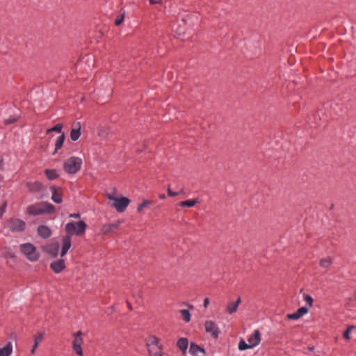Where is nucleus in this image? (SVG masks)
Instances as JSON below:
<instances>
[{
    "label": "nucleus",
    "mask_w": 356,
    "mask_h": 356,
    "mask_svg": "<svg viewBox=\"0 0 356 356\" xmlns=\"http://www.w3.org/2000/svg\"><path fill=\"white\" fill-rule=\"evenodd\" d=\"M55 211V207L47 202L35 203L28 206L26 208V213L33 216L42 214H52Z\"/></svg>",
    "instance_id": "nucleus-1"
},
{
    "label": "nucleus",
    "mask_w": 356,
    "mask_h": 356,
    "mask_svg": "<svg viewBox=\"0 0 356 356\" xmlns=\"http://www.w3.org/2000/svg\"><path fill=\"white\" fill-rule=\"evenodd\" d=\"M87 228L86 223L83 220L70 221L65 225V231L70 236L76 235L81 236L85 234Z\"/></svg>",
    "instance_id": "nucleus-2"
},
{
    "label": "nucleus",
    "mask_w": 356,
    "mask_h": 356,
    "mask_svg": "<svg viewBox=\"0 0 356 356\" xmlns=\"http://www.w3.org/2000/svg\"><path fill=\"white\" fill-rule=\"evenodd\" d=\"M149 356H163V346L160 344V340L156 336H149L146 341Z\"/></svg>",
    "instance_id": "nucleus-3"
},
{
    "label": "nucleus",
    "mask_w": 356,
    "mask_h": 356,
    "mask_svg": "<svg viewBox=\"0 0 356 356\" xmlns=\"http://www.w3.org/2000/svg\"><path fill=\"white\" fill-rule=\"evenodd\" d=\"M83 162L79 157L71 156L63 164L64 170L70 175L76 174L81 168Z\"/></svg>",
    "instance_id": "nucleus-4"
},
{
    "label": "nucleus",
    "mask_w": 356,
    "mask_h": 356,
    "mask_svg": "<svg viewBox=\"0 0 356 356\" xmlns=\"http://www.w3.org/2000/svg\"><path fill=\"white\" fill-rule=\"evenodd\" d=\"M21 252L26 256L30 261H36L40 257V253L38 252L34 245L31 243L21 244Z\"/></svg>",
    "instance_id": "nucleus-5"
},
{
    "label": "nucleus",
    "mask_w": 356,
    "mask_h": 356,
    "mask_svg": "<svg viewBox=\"0 0 356 356\" xmlns=\"http://www.w3.org/2000/svg\"><path fill=\"white\" fill-rule=\"evenodd\" d=\"M5 227L12 232H22L26 229V222L17 218H10L5 222Z\"/></svg>",
    "instance_id": "nucleus-6"
},
{
    "label": "nucleus",
    "mask_w": 356,
    "mask_h": 356,
    "mask_svg": "<svg viewBox=\"0 0 356 356\" xmlns=\"http://www.w3.org/2000/svg\"><path fill=\"white\" fill-rule=\"evenodd\" d=\"M108 198L113 201L112 206L119 213L124 211L130 203V200L124 197H115L111 195H108Z\"/></svg>",
    "instance_id": "nucleus-7"
},
{
    "label": "nucleus",
    "mask_w": 356,
    "mask_h": 356,
    "mask_svg": "<svg viewBox=\"0 0 356 356\" xmlns=\"http://www.w3.org/2000/svg\"><path fill=\"white\" fill-rule=\"evenodd\" d=\"M26 186L29 192L38 194L40 199H42L44 197V188L41 182L38 181L33 182L27 181Z\"/></svg>",
    "instance_id": "nucleus-8"
},
{
    "label": "nucleus",
    "mask_w": 356,
    "mask_h": 356,
    "mask_svg": "<svg viewBox=\"0 0 356 356\" xmlns=\"http://www.w3.org/2000/svg\"><path fill=\"white\" fill-rule=\"evenodd\" d=\"M204 327L205 331L207 333H210L213 338L216 339L218 337L220 330L214 321H207L204 323Z\"/></svg>",
    "instance_id": "nucleus-9"
},
{
    "label": "nucleus",
    "mask_w": 356,
    "mask_h": 356,
    "mask_svg": "<svg viewBox=\"0 0 356 356\" xmlns=\"http://www.w3.org/2000/svg\"><path fill=\"white\" fill-rule=\"evenodd\" d=\"M62 246L60 251V257H64L70 250L72 245V236L68 234H65L62 237L61 239Z\"/></svg>",
    "instance_id": "nucleus-10"
},
{
    "label": "nucleus",
    "mask_w": 356,
    "mask_h": 356,
    "mask_svg": "<svg viewBox=\"0 0 356 356\" xmlns=\"http://www.w3.org/2000/svg\"><path fill=\"white\" fill-rule=\"evenodd\" d=\"M261 340V333L259 330H254L252 334L248 337V344L250 345L252 348L258 346L260 343Z\"/></svg>",
    "instance_id": "nucleus-11"
},
{
    "label": "nucleus",
    "mask_w": 356,
    "mask_h": 356,
    "mask_svg": "<svg viewBox=\"0 0 356 356\" xmlns=\"http://www.w3.org/2000/svg\"><path fill=\"white\" fill-rule=\"evenodd\" d=\"M65 261L63 259H57L54 261L50 264V268L55 273H60L65 268Z\"/></svg>",
    "instance_id": "nucleus-12"
},
{
    "label": "nucleus",
    "mask_w": 356,
    "mask_h": 356,
    "mask_svg": "<svg viewBox=\"0 0 356 356\" xmlns=\"http://www.w3.org/2000/svg\"><path fill=\"white\" fill-rule=\"evenodd\" d=\"M120 222H121L120 220H118L115 222L102 225L100 229V232L102 234H107L108 233H111L118 228V227L120 225Z\"/></svg>",
    "instance_id": "nucleus-13"
},
{
    "label": "nucleus",
    "mask_w": 356,
    "mask_h": 356,
    "mask_svg": "<svg viewBox=\"0 0 356 356\" xmlns=\"http://www.w3.org/2000/svg\"><path fill=\"white\" fill-rule=\"evenodd\" d=\"M81 123L75 122L72 125V129L70 131V138L72 141H76L81 136Z\"/></svg>",
    "instance_id": "nucleus-14"
},
{
    "label": "nucleus",
    "mask_w": 356,
    "mask_h": 356,
    "mask_svg": "<svg viewBox=\"0 0 356 356\" xmlns=\"http://www.w3.org/2000/svg\"><path fill=\"white\" fill-rule=\"evenodd\" d=\"M83 343V340L82 338L74 339L72 343V349L78 356L83 355V352L81 347Z\"/></svg>",
    "instance_id": "nucleus-15"
},
{
    "label": "nucleus",
    "mask_w": 356,
    "mask_h": 356,
    "mask_svg": "<svg viewBox=\"0 0 356 356\" xmlns=\"http://www.w3.org/2000/svg\"><path fill=\"white\" fill-rule=\"evenodd\" d=\"M38 234L42 238H48L51 236V229L46 225H39L37 228Z\"/></svg>",
    "instance_id": "nucleus-16"
},
{
    "label": "nucleus",
    "mask_w": 356,
    "mask_h": 356,
    "mask_svg": "<svg viewBox=\"0 0 356 356\" xmlns=\"http://www.w3.org/2000/svg\"><path fill=\"white\" fill-rule=\"evenodd\" d=\"M50 190L51 191V200L53 202L57 204H60L63 202V195L61 193H58L57 191V188L54 186H51Z\"/></svg>",
    "instance_id": "nucleus-17"
},
{
    "label": "nucleus",
    "mask_w": 356,
    "mask_h": 356,
    "mask_svg": "<svg viewBox=\"0 0 356 356\" xmlns=\"http://www.w3.org/2000/svg\"><path fill=\"white\" fill-rule=\"evenodd\" d=\"M177 346L182 352L186 354L188 348V340L186 337L180 338L177 342Z\"/></svg>",
    "instance_id": "nucleus-18"
},
{
    "label": "nucleus",
    "mask_w": 356,
    "mask_h": 356,
    "mask_svg": "<svg viewBox=\"0 0 356 356\" xmlns=\"http://www.w3.org/2000/svg\"><path fill=\"white\" fill-rule=\"evenodd\" d=\"M241 303V298L238 297L235 302H230L228 303L226 307V312L232 314L234 312H236L238 309V305Z\"/></svg>",
    "instance_id": "nucleus-19"
},
{
    "label": "nucleus",
    "mask_w": 356,
    "mask_h": 356,
    "mask_svg": "<svg viewBox=\"0 0 356 356\" xmlns=\"http://www.w3.org/2000/svg\"><path fill=\"white\" fill-rule=\"evenodd\" d=\"M13 349L12 342H8L4 347L0 348V356H10L13 353Z\"/></svg>",
    "instance_id": "nucleus-20"
},
{
    "label": "nucleus",
    "mask_w": 356,
    "mask_h": 356,
    "mask_svg": "<svg viewBox=\"0 0 356 356\" xmlns=\"http://www.w3.org/2000/svg\"><path fill=\"white\" fill-rule=\"evenodd\" d=\"M189 353L193 356H197L198 355V353H205V350L202 347L197 345L196 343H191L190 345Z\"/></svg>",
    "instance_id": "nucleus-21"
},
{
    "label": "nucleus",
    "mask_w": 356,
    "mask_h": 356,
    "mask_svg": "<svg viewBox=\"0 0 356 356\" xmlns=\"http://www.w3.org/2000/svg\"><path fill=\"white\" fill-rule=\"evenodd\" d=\"M59 245L58 243H52L47 247V252L52 257H56L58 254Z\"/></svg>",
    "instance_id": "nucleus-22"
},
{
    "label": "nucleus",
    "mask_w": 356,
    "mask_h": 356,
    "mask_svg": "<svg viewBox=\"0 0 356 356\" xmlns=\"http://www.w3.org/2000/svg\"><path fill=\"white\" fill-rule=\"evenodd\" d=\"M64 140L65 134L64 133H62L55 141V148L53 154H56L58 152V151L62 147V146L63 145Z\"/></svg>",
    "instance_id": "nucleus-23"
},
{
    "label": "nucleus",
    "mask_w": 356,
    "mask_h": 356,
    "mask_svg": "<svg viewBox=\"0 0 356 356\" xmlns=\"http://www.w3.org/2000/svg\"><path fill=\"white\" fill-rule=\"evenodd\" d=\"M43 339V334L42 333H38L33 337L34 340V344L33 346V348L31 350V354H34L35 352V350L37 349L39 343L42 341Z\"/></svg>",
    "instance_id": "nucleus-24"
},
{
    "label": "nucleus",
    "mask_w": 356,
    "mask_h": 356,
    "mask_svg": "<svg viewBox=\"0 0 356 356\" xmlns=\"http://www.w3.org/2000/svg\"><path fill=\"white\" fill-rule=\"evenodd\" d=\"M44 173L49 180H54L59 177V173L56 170L46 169Z\"/></svg>",
    "instance_id": "nucleus-25"
},
{
    "label": "nucleus",
    "mask_w": 356,
    "mask_h": 356,
    "mask_svg": "<svg viewBox=\"0 0 356 356\" xmlns=\"http://www.w3.org/2000/svg\"><path fill=\"white\" fill-rule=\"evenodd\" d=\"M197 203H198V200L197 199H193V200H185V201H181L179 203V205L182 207H192Z\"/></svg>",
    "instance_id": "nucleus-26"
},
{
    "label": "nucleus",
    "mask_w": 356,
    "mask_h": 356,
    "mask_svg": "<svg viewBox=\"0 0 356 356\" xmlns=\"http://www.w3.org/2000/svg\"><path fill=\"white\" fill-rule=\"evenodd\" d=\"M332 264V259L330 257L322 259L319 263L320 266L324 268H328L331 266Z\"/></svg>",
    "instance_id": "nucleus-27"
},
{
    "label": "nucleus",
    "mask_w": 356,
    "mask_h": 356,
    "mask_svg": "<svg viewBox=\"0 0 356 356\" xmlns=\"http://www.w3.org/2000/svg\"><path fill=\"white\" fill-rule=\"evenodd\" d=\"M180 314L181 316L182 319L186 322L188 323L191 321V314L188 309H181Z\"/></svg>",
    "instance_id": "nucleus-28"
},
{
    "label": "nucleus",
    "mask_w": 356,
    "mask_h": 356,
    "mask_svg": "<svg viewBox=\"0 0 356 356\" xmlns=\"http://www.w3.org/2000/svg\"><path fill=\"white\" fill-rule=\"evenodd\" d=\"M238 349L241 351L252 348L250 345L247 343L243 339H241L238 343Z\"/></svg>",
    "instance_id": "nucleus-29"
},
{
    "label": "nucleus",
    "mask_w": 356,
    "mask_h": 356,
    "mask_svg": "<svg viewBox=\"0 0 356 356\" xmlns=\"http://www.w3.org/2000/svg\"><path fill=\"white\" fill-rule=\"evenodd\" d=\"M62 129H63V125L62 124H56L54 127L50 128V129H48L47 130V134H49L50 132H57V133H61L62 132Z\"/></svg>",
    "instance_id": "nucleus-30"
},
{
    "label": "nucleus",
    "mask_w": 356,
    "mask_h": 356,
    "mask_svg": "<svg viewBox=\"0 0 356 356\" xmlns=\"http://www.w3.org/2000/svg\"><path fill=\"white\" fill-rule=\"evenodd\" d=\"M151 204V201L149 200H143V202L138 204L137 207V211L140 212L144 208L147 207Z\"/></svg>",
    "instance_id": "nucleus-31"
},
{
    "label": "nucleus",
    "mask_w": 356,
    "mask_h": 356,
    "mask_svg": "<svg viewBox=\"0 0 356 356\" xmlns=\"http://www.w3.org/2000/svg\"><path fill=\"white\" fill-rule=\"evenodd\" d=\"M304 300L309 305V307H312L313 304V298L311 296L305 294L303 296Z\"/></svg>",
    "instance_id": "nucleus-32"
},
{
    "label": "nucleus",
    "mask_w": 356,
    "mask_h": 356,
    "mask_svg": "<svg viewBox=\"0 0 356 356\" xmlns=\"http://www.w3.org/2000/svg\"><path fill=\"white\" fill-rule=\"evenodd\" d=\"M286 317L288 319H290V320H298L300 318V316H299V314L297 312H296L293 314H288L286 315Z\"/></svg>",
    "instance_id": "nucleus-33"
},
{
    "label": "nucleus",
    "mask_w": 356,
    "mask_h": 356,
    "mask_svg": "<svg viewBox=\"0 0 356 356\" xmlns=\"http://www.w3.org/2000/svg\"><path fill=\"white\" fill-rule=\"evenodd\" d=\"M296 312L298 313L299 316H300L301 318L302 316H304L308 312V309L305 307H302L298 309Z\"/></svg>",
    "instance_id": "nucleus-34"
},
{
    "label": "nucleus",
    "mask_w": 356,
    "mask_h": 356,
    "mask_svg": "<svg viewBox=\"0 0 356 356\" xmlns=\"http://www.w3.org/2000/svg\"><path fill=\"white\" fill-rule=\"evenodd\" d=\"M17 120V118L15 116H10L8 119L5 120L4 123L6 124H11L15 123Z\"/></svg>",
    "instance_id": "nucleus-35"
},
{
    "label": "nucleus",
    "mask_w": 356,
    "mask_h": 356,
    "mask_svg": "<svg viewBox=\"0 0 356 356\" xmlns=\"http://www.w3.org/2000/svg\"><path fill=\"white\" fill-rule=\"evenodd\" d=\"M353 328V326H349L346 329V330L343 334V337L344 339H350V331L352 330Z\"/></svg>",
    "instance_id": "nucleus-36"
},
{
    "label": "nucleus",
    "mask_w": 356,
    "mask_h": 356,
    "mask_svg": "<svg viewBox=\"0 0 356 356\" xmlns=\"http://www.w3.org/2000/svg\"><path fill=\"white\" fill-rule=\"evenodd\" d=\"M7 207V202H4L2 204V205L0 207V219L2 218L3 215L6 212Z\"/></svg>",
    "instance_id": "nucleus-37"
},
{
    "label": "nucleus",
    "mask_w": 356,
    "mask_h": 356,
    "mask_svg": "<svg viewBox=\"0 0 356 356\" xmlns=\"http://www.w3.org/2000/svg\"><path fill=\"white\" fill-rule=\"evenodd\" d=\"M167 192H168V195L170 196V197H175L176 195H177L179 193H177V192H173L171 191L170 186L168 187V190H167Z\"/></svg>",
    "instance_id": "nucleus-38"
},
{
    "label": "nucleus",
    "mask_w": 356,
    "mask_h": 356,
    "mask_svg": "<svg viewBox=\"0 0 356 356\" xmlns=\"http://www.w3.org/2000/svg\"><path fill=\"white\" fill-rule=\"evenodd\" d=\"M123 20H124V16L123 15L120 16L115 21V25L118 26V25L121 24V23L123 22Z\"/></svg>",
    "instance_id": "nucleus-39"
},
{
    "label": "nucleus",
    "mask_w": 356,
    "mask_h": 356,
    "mask_svg": "<svg viewBox=\"0 0 356 356\" xmlns=\"http://www.w3.org/2000/svg\"><path fill=\"white\" fill-rule=\"evenodd\" d=\"M82 332L81 330L77 331L76 332L73 334V337L74 339L82 338Z\"/></svg>",
    "instance_id": "nucleus-40"
},
{
    "label": "nucleus",
    "mask_w": 356,
    "mask_h": 356,
    "mask_svg": "<svg viewBox=\"0 0 356 356\" xmlns=\"http://www.w3.org/2000/svg\"><path fill=\"white\" fill-rule=\"evenodd\" d=\"M81 216L80 213H71L70 214L69 217L70 218H75V219H77V218H79Z\"/></svg>",
    "instance_id": "nucleus-41"
},
{
    "label": "nucleus",
    "mask_w": 356,
    "mask_h": 356,
    "mask_svg": "<svg viewBox=\"0 0 356 356\" xmlns=\"http://www.w3.org/2000/svg\"><path fill=\"white\" fill-rule=\"evenodd\" d=\"M86 60H87V61L91 62L92 65H94V58H93L92 56L87 55L86 56Z\"/></svg>",
    "instance_id": "nucleus-42"
},
{
    "label": "nucleus",
    "mask_w": 356,
    "mask_h": 356,
    "mask_svg": "<svg viewBox=\"0 0 356 356\" xmlns=\"http://www.w3.org/2000/svg\"><path fill=\"white\" fill-rule=\"evenodd\" d=\"M209 304V298H205L204 300V304H203L204 307L207 308L208 307Z\"/></svg>",
    "instance_id": "nucleus-43"
},
{
    "label": "nucleus",
    "mask_w": 356,
    "mask_h": 356,
    "mask_svg": "<svg viewBox=\"0 0 356 356\" xmlns=\"http://www.w3.org/2000/svg\"><path fill=\"white\" fill-rule=\"evenodd\" d=\"M151 4H158L161 3V0H149Z\"/></svg>",
    "instance_id": "nucleus-44"
},
{
    "label": "nucleus",
    "mask_w": 356,
    "mask_h": 356,
    "mask_svg": "<svg viewBox=\"0 0 356 356\" xmlns=\"http://www.w3.org/2000/svg\"><path fill=\"white\" fill-rule=\"evenodd\" d=\"M323 115V112L322 111H318L316 115H315V119H316L317 117L319 118V120H321V115Z\"/></svg>",
    "instance_id": "nucleus-45"
},
{
    "label": "nucleus",
    "mask_w": 356,
    "mask_h": 356,
    "mask_svg": "<svg viewBox=\"0 0 356 356\" xmlns=\"http://www.w3.org/2000/svg\"><path fill=\"white\" fill-rule=\"evenodd\" d=\"M3 161V159H0V170H3V166H2Z\"/></svg>",
    "instance_id": "nucleus-46"
},
{
    "label": "nucleus",
    "mask_w": 356,
    "mask_h": 356,
    "mask_svg": "<svg viewBox=\"0 0 356 356\" xmlns=\"http://www.w3.org/2000/svg\"><path fill=\"white\" fill-rule=\"evenodd\" d=\"M159 197L161 200H164L165 198V195L164 194L159 195Z\"/></svg>",
    "instance_id": "nucleus-47"
},
{
    "label": "nucleus",
    "mask_w": 356,
    "mask_h": 356,
    "mask_svg": "<svg viewBox=\"0 0 356 356\" xmlns=\"http://www.w3.org/2000/svg\"><path fill=\"white\" fill-rule=\"evenodd\" d=\"M113 307H111V309H109V312H108V311H107L106 312H107L108 314H111V313L113 312Z\"/></svg>",
    "instance_id": "nucleus-48"
},
{
    "label": "nucleus",
    "mask_w": 356,
    "mask_h": 356,
    "mask_svg": "<svg viewBox=\"0 0 356 356\" xmlns=\"http://www.w3.org/2000/svg\"><path fill=\"white\" fill-rule=\"evenodd\" d=\"M3 180V176L0 175V182Z\"/></svg>",
    "instance_id": "nucleus-49"
},
{
    "label": "nucleus",
    "mask_w": 356,
    "mask_h": 356,
    "mask_svg": "<svg viewBox=\"0 0 356 356\" xmlns=\"http://www.w3.org/2000/svg\"><path fill=\"white\" fill-rule=\"evenodd\" d=\"M177 34H178L179 35H181V32H177Z\"/></svg>",
    "instance_id": "nucleus-50"
},
{
    "label": "nucleus",
    "mask_w": 356,
    "mask_h": 356,
    "mask_svg": "<svg viewBox=\"0 0 356 356\" xmlns=\"http://www.w3.org/2000/svg\"><path fill=\"white\" fill-rule=\"evenodd\" d=\"M326 119H327V117H325L323 118V120H326Z\"/></svg>",
    "instance_id": "nucleus-51"
},
{
    "label": "nucleus",
    "mask_w": 356,
    "mask_h": 356,
    "mask_svg": "<svg viewBox=\"0 0 356 356\" xmlns=\"http://www.w3.org/2000/svg\"><path fill=\"white\" fill-rule=\"evenodd\" d=\"M355 298L356 300V291H355Z\"/></svg>",
    "instance_id": "nucleus-52"
}]
</instances>
